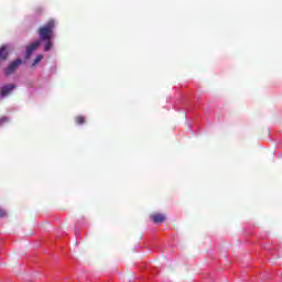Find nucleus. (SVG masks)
Here are the masks:
<instances>
[{
	"label": "nucleus",
	"instance_id": "nucleus-2",
	"mask_svg": "<svg viewBox=\"0 0 282 282\" xmlns=\"http://www.w3.org/2000/svg\"><path fill=\"white\" fill-rule=\"evenodd\" d=\"M21 65H23V59L21 58L11 62L9 66L4 69L6 76H12V74H14V72H17L18 68L21 67Z\"/></svg>",
	"mask_w": 282,
	"mask_h": 282
},
{
	"label": "nucleus",
	"instance_id": "nucleus-1",
	"mask_svg": "<svg viewBox=\"0 0 282 282\" xmlns=\"http://www.w3.org/2000/svg\"><path fill=\"white\" fill-rule=\"evenodd\" d=\"M54 28H56V22L54 20H48L43 26L37 30L40 40L52 41V39H54Z\"/></svg>",
	"mask_w": 282,
	"mask_h": 282
},
{
	"label": "nucleus",
	"instance_id": "nucleus-9",
	"mask_svg": "<svg viewBox=\"0 0 282 282\" xmlns=\"http://www.w3.org/2000/svg\"><path fill=\"white\" fill-rule=\"evenodd\" d=\"M4 217H8V213L6 212V209L0 208V219H3Z\"/></svg>",
	"mask_w": 282,
	"mask_h": 282
},
{
	"label": "nucleus",
	"instance_id": "nucleus-8",
	"mask_svg": "<svg viewBox=\"0 0 282 282\" xmlns=\"http://www.w3.org/2000/svg\"><path fill=\"white\" fill-rule=\"evenodd\" d=\"M41 61H43V55H37L32 63V67L39 65V63H41Z\"/></svg>",
	"mask_w": 282,
	"mask_h": 282
},
{
	"label": "nucleus",
	"instance_id": "nucleus-10",
	"mask_svg": "<svg viewBox=\"0 0 282 282\" xmlns=\"http://www.w3.org/2000/svg\"><path fill=\"white\" fill-rule=\"evenodd\" d=\"M3 122H8V118L7 117L0 118V124H3Z\"/></svg>",
	"mask_w": 282,
	"mask_h": 282
},
{
	"label": "nucleus",
	"instance_id": "nucleus-4",
	"mask_svg": "<svg viewBox=\"0 0 282 282\" xmlns=\"http://www.w3.org/2000/svg\"><path fill=\"white\" fill-rule=\"evenodd\" d=\"M40 45H41V41H35V42L31 43L30 45H28L25 58H30L32 56V54H34V52H36V50H39Z\"/></svg>",
	"mask_w": 282,
	"mask_h": 282
},
{
	"label": "nucleus",
	"instance_id": "nucleus-3",
	"mask_svg": "<svg viewBox=\"0 0 282 282\" xmlns=\"http://www.w3.org/2000/svg\"><path fill=\"white\" fill-rule=\"evenodd\" d=\"M17 89V85L14 84H7L0 88V96L1 98H8L12 91Z\"/></svg>",
	"mask_w": 282,
	"mask_h": 282
},
{
	"label": "nucleus",
	"instance_id": "nucleus-7",
	"mask_svg": "<svg viewBox=\"0 0 282 282\" xmlns=\"http://www.w3.org/2000/svg\"><path fill=\"white\" fill-rule=\"evenodd\" d=\"M75 122H76V124H79V126L84 124L85 123V117H83V116L75 117Z\"/></svg>",
	"mask_w": 282,
	"mask_h": 282
},
{
	"label": "nucleus",
	"instance_id": "nucleus-5",
	"mask_svg": "<svg viewBox=\"0 0 282 282\" xmlns=\"http://www.w3.org/2000/svg\"><path fill=\"white\" fill-rule=\"evenodd\" d=\"M151 219L154 224H164L166 221V217L163 214H152Z\"/></svg>",
	"mask_w": 282,
	"mask_h": 282
},
{
	"label": "nucleus",
	"instance_id": "nucleus-6",
	"mask_svg": "<svg viewBox=\"0 0 282 282\" xmlns=\"http://www.w3.org/2000/svg\"><path fill=\"white\" fill-rule=\"evenodd\" d=\"M44 52H50L52 50V40H45Z\"/></svg>",
	"mask_w": 282,
	"mask_h": 282
}]
</instances>
